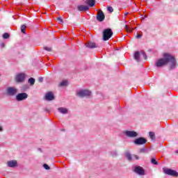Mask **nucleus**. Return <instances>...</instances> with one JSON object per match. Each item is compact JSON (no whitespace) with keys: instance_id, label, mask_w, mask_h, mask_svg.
<instances>
[{"instance_id":"6e6552de","label":"nucleus","mask_w":178,"mask_h":178,"mask_svg":"<svg viewBox=\"0 0 178 178\" xmlns=\"http://www.w3.org/2000/svg\"><path fill=\"white\" fill-rule=\"evenodd\" d=\"M27 98H29V95H27V93H19L16 96V99L18 102L24 101V99H27Z\"/></svg>"},{"instance_id":"dca6fc26","label":"nucleus","mask_w":178,"mask_h":178,"mask_svg":"<svg viewBox=\"0 0 178 178\" xmlns=\"http://www.w3.org/2000/svg\"><path fill=\"white\" fill-rule=\"evenodd\" d=\"M86 3L91 7L95 6V0H86Z\"/></svg>"},{"instance_id":"bb28decb","label":"nucleus","mask_w":178,"mask_h":178,"mask_svg":"<svg viewBox=\"0 0 178 178\" xmlns=\"http://www.w3.org/2000/svg\"><path fill=\"white\" fill-rule=\"evenodd\" d=\"M44 49H45V51H47L48 52H51V51H52V48L48 47H44Z\"/></svg>"},{"instance_id":"a878e982","label":"nucleus","mask_w":178,"mask_h":178,"mask_svg":"<svg viewBox=\"0 0 178 178\" xmlns=\"http://www.w3.org/2000/svg\"><path fill=\"white\" fill-rule=\"evenodd\" d=\"M151 163H153V165H158V161L154 158H152L151 160Z\"/></svg>"},{"instance_id":"f3484780","label":"nucleus","mask_w":178,"mask_h":178,"mask_svg":"<svg viewBox=\"0 0 178 178\" xmlns=\"http://www.w3.org/2000/svg\"><path fill=\"white\" fill-rule=\"evenodd\" d=\"M87 48H97V44L92 42H89L88 43L86 44Z\"/></svg>"},{"instance_id":"c9c22d12","label":"nucleus","mask_w":178,"mask_h":178,"mask_svg":"<svg viewBox=\"0 0 178 178\" xmlns=\"http://www.w3.org/2000/svg\"><path fill=\"white\" fill-rule=\"evenodd\" d=\"M124 15L125 16H127V15H129V13H126Z\"/></svg>"},{"instance_id":"4c0bfd02","label":"nucleus","mask_w":178,"mask_h":178,"mask_svg":"<svg viewBox=\"0 0 178 178\" xmlns=\"http://www.w3.org/2000/svg\"><path fill=\"white\" fill-rule=\"evenodd\" d=\"M175 154H178V150H176V151H175Z\"/></svg>"},{"instance_id":"ddd939ff","label":"nucleus","mask_w":178,"mask_h":178,"mask_svg":"<svg viewBox=\"0 0 178 178\" xmlns=\"http://www.w3.org/2000/svg\"><path fill=\"white\" fill-rule=\"evenodd\" d=\"M77 9L79 12H86L88 9V6L84 5L78 6Z\"/></svg>"},{"instance_id":"9b49d317","label":"nucleus","mask_w":178,"mask_h":178,"mask_svg":"<svg viewBox=\"0 0 178 178\" xmlns=\"http://www.w3.org/2000/svg\"><path fill=\"white\" fill-rule=\"evenodd\" d=\"M96 19L98 22H104L105 20V14H104V12L99 11Z\"/></svg>"},{"instance_id":"f704fd0d","label":"nucleus","mask_w":178,"mask_h":178,"mask_svg":"<svg viewBox=\"0 0 178 178\" xmlns=\"http://www.w3.org/2000/svg\"><path fill=\"white\" fill-rule=\"evenodd\" d=\"M134 158H135L136 159H140V157H138V156H137V155H136V154H134Z\"/></svg>"},{"instance_id":"9d476101","label":"nucleus","mask_w":178,"mask_h":178,"mask_svg":"<svg viewBox=\"0 0 178 178\" xmlns=\"http://www.w3.org/2000/svg\"><path fill=\"white\" fill-rule=\"evenodd\" d=\"M125 134L126 136H127V137H129L131 138H134V137H137L138 136L137 132L134 131H125Z\"/></svg>"},{"instance_id":"4468645a","label":"nucleus","mask_w":178,"mask_h":178,"mask_svg":"<svg viewBox=\"0 0 178 178\" xmlns=\"http://www.w3.org/2000/svg\"><path fill=\"white\" fill-rule=\"evenodd\" d=\"M7 165L9 166V168H15V166L17 165V161L15 160L10 161L7 162Z\"/></svg>"},{"instance_id":"5701e85b","label":"nucleus","mask_w":178,"mask_h":178,"mask_svg":"<svg viewBox=\"0 0 178 178\" xmlns=\"http://www.w3.org/2000/svg\"><path fill=\"white\" fill-rule=\"evenodd\" d=\"M125 30L128 33H131V31H133V29H131V28L129 25L125 26Z\"/></svg>"},{"instance_id":"7c9ffc66","label":"nucleus","mask_w":178,"mask_h":178,"mask_svg":"<svg viewBox=\"0 0 178 178\" xmlns=\"http://www.w3.org/2000/svg\"><path fill=\"white\" fill-rule=\"evenodd\" d=\"M43 168H44L46 170H49V167L47 165V164H44Z\"/></svg>"},{"instance_id":"f03ea898","label":"nucleus","mask_w":178,"mask_h":178,"mask_svg":"<svg viewBox=\"0 0 178 178\" xmlns=\"http://www.w3.org/2000/svg\"><path fill=\"white\" fill-rule=\"evenodd\" d=\"M113 35V32L111 29H106L103 31V40L108 41Z\"/></svg>"},{"instance_id":"39448f33","label":"nucleus","mask_w":178,"mask_h":178,"mask_svg":"<svg viewBox=\"0 0 178 178\" xmlns=\"http://www.w3.org/2000/svg\"><path fill=\"white\" fill-rule=\"evenodd\" d=\"M6 94L10 97H14V95L17 94V89L13 87H8L6 90Z\"/></svg>"},{"instance_id":"4be33fe9","label":"nucleus","mask_w":178,"mask_h":178,"mask_svg":"<svg viewBox=\"0 0 178 178\" xmlns=\"http://www.w3.org/2000/svg\"><path fill=\"white\" fill-rule=\"evenodd\" d=\"M149 138H151V140H155V133L154 132H152V131H150L149 132Z\"/></svg>"},{"instance_id":"6ab92c4d","label":"nucleus","mask_w":178,"mask_h":178,"mask_svg":"<svg viewBox=\"0 0 178 178\" xmlns=\"http://www.w3.org/2000/svg\"><path fill=\"white\" fill-rule=\"evenodd\" d=\"M125 156H126V158H127L128 161H131L132 158H131V154H130V152H126Z\"/></svg>"},{"instance_id":"a211bd4d","label":"nucleus","mask_w":178,"mask_h":178,"mask_svg":"<svg viewBox=\"0 0 178 178\" xmlns=\"http://www.w3.org/2000/svg\"><path fill=\"white\" fill-rule=\"evenodd\" d=\"M134 59L138 62H140V52L136 51L134 54Z\"/></svg>"},{"instance_id":"412c9836","label":"nucleus","mask_w":178,"mask_h":178,"mask_svg":"<svg viewBox=\"0 0 178 178\" xmlns=\"http://www.w3.org/2000/svg\"><path fill=\"white\" fill-rule=\"evenodd\" d=\"M28 81L29 84H31V86H34L35 83V79L34 78H30Z\"/></svg>"},{"instance_id":"2eb2a0df","label":"nucleus","mask_w":178,"mask_h":178,"mask_svg":"<svg viewBox=\"0 0 178 178\" xmlns=\"http://www.w3.org/2000/svg\"><path fill=\"white\" fill-rule=\"evenodd\" d=\"M58 112H60V113H63V115H65L66 113H68L69 110H67V108H63V107H60L58 108Z\"/></svg>"},{"instance_id":"b1692460","label":"nucleus","mask_w":178,"mask_h":178,"mask_svg":"<svg viewBox=\"0 0 178 178\" xmlns=\"http://www.w3.org/2000/svg\"><path fill=\"white\" fill-rule=\"evenodd\" d=\"M26 27H27V26H26L25 24L21 26V31H22V33H23L24 34L26 33Z\"/></svg>"},{"instance_id":"e433bc0d","label":"nucleus","mask_w":178,"mask_h":178,"mask_svg":"<svg viewBox=\"0 0 178 178\" xmlns=\"http://www.w3.org/2000/svg\"><path fill=\"white\" fill-rule=\"evenodd\" d=\"M0 131H2V128H1V127H0Z\"/></svg>"},{"instance_id":"423d86ee","label":"nucleus","mask_w":178,"mask_h":178,"mask_svg":"<svg viewBox=\"0 0 178 178\" xmlns=\"http://www.w3.org/2000/svg\"><path fill=\"white\" fill-rule=\"evenodd\" d=\"M26 79V74L24 73H20L16 75L15 81L17 83H23Z\"/></svg>"},{"instance_id":"c85d7f7f","label":"nucleus","mask_w":178,"mask_h":178,"mask_svg":"<svg viewBox=\"0 0 178 178\" xmlns=\"http://www.w3.org/2000/svg\"><path fill=\"white\" fill-rule=\"evenodd\" d=\"M57 22H59V23H63V19H62L60 17L56 18Z\"/></svg>"},{"instance_id":"0eeeda50","label":"nucleus","mask_w":178,"mask_h":178,"mask_svg":"<svg viewBox=\"0 0 178 178\" xmlns=\"http://www.w3.org/2000/svg\"><path fill=\"white\" fill-rule=\"evenodd\" d=\"M134 172L140 176H144V175H145V170H144V168H143L141 166L135 167Z\"/></svg>"},{"instance_id":"473e14b6","label":"nucleus","mask_w":178,"mask_h":178,"mask_svg":"<svg viewBox=\"0 0 178 178\" xmlns=\"http://www.w3.org/2000/svg\"><path fill=\"white\" fill-rule=\"evenodd\" d=\"M142 35L140 34L137 33L136 38H141Z\"/></svg>"},{"instance_id":"c756f323","label":"nucleus","mask_w":178,"mask_h":178,"mask_svg":"<svg viewBox=\"0 0 178 178\" xmlns=\"http://www.w3.org/2000/svg\"><path fill=\"white\" fill-rule=\"evenodd\" d=\"M141 55H143L144 59H147V54H145V52L141 51Z\"/></svg>"},{"instance_id":"aec40b11","label":"nucleus","mask_w":178,"mask_h":178,"mask_svg":"<svg viewBox=\"0 0 178 178\" xmlns=\"http://www.w3.org/2000/svg\"><path fill=\"white\" fill-rule=\"evenodd\" d=\"M67 86V81H63L59 83V87H66Z\"/></svg>"},{"instance_id":"1a4fd4ad","label":"nucleus","mask_w":178,"mask_h":178,"mask_svg":"<svg viewBox=\"0 0 178 178\" xmlns=\"http://www.w3.org/2000/svg\"><path fill=\"white\" fill-rule=\"evenodd\" d=\"M146 143H147V139L143 137L136 138L134 140V144H136V145H143V144H145Z\"/></svg>"},{"instance_id":"f257e3e1","label":"nucleus","mask_w":178,"mask_h":178,"mask_svg":"<svg viewBox=\"0 0 178 178\" xmlns=\"http://www.w3.org/2000/svg\"><path fill=\"white\" fill-rule=\"evenodd\" d=\"M170 64V70L176 67V58L169 53H163V58H159L155 63L156 67H163Z\"/></svg>"},{"instance_id":"20e7f679","label":"nucleus","mask_w":178,"mask_h":178,"mask_svg":"<svg viewBox=\"0 0 178 178\" xmlns=\"http://www.w3.org/2000/svg\"><path fill=\"white\" fill-rule=\"evenodd\" d=\"M76 95L81 98H84V97H90V95H91V91L88 90H80L76 93Z\"/></svg>"},{"instance_id":"f8f14e48","label":"nucleus","mask_w":178,"mask_h":178,"mask_svg":"<svg viewBox=\"0 0 178 178\" xmlns=\"http://www.w3.org/2000/svg\"><path fill=\"white\" fill-rule=\"evenodd\" d=\"M45 99L46 101H54V99H55V96H54L52 92H49L45 95Z\"/></svg>"},{"instance_id":"cd10ccee","label":"nucleus","mask_w":178,"mask_h":178,"mask_svg":"<svg viewBox=\"0 0 178 178\" xmlns=\"http://www.w3.org/2000/svg\"><path fill=\"white\" fill-rule=\"evenodd\" d=\"M107 10H108V12H110V13H112V12H113V8L112 6H108Z\"/></svg>"},{"instance_id":"72a5a7b5","label":"nucleus","mask_w":178,"mask_h":178,"mask_svg":"<svg viewBox=\"0 0 178 178\" xmlns=\"http://www.w3.org/2000/svg\"><path fill=\"white\" fill-rule=\"evenodd\" d=\"M145 149H143V148H142V149H140V154H144V152H145Z\"/></svg>"},{"instance_id":"393cba45","label":"nucleus","mask_w":178,"mask_h":178,"mask_svg":"<svg viewBox=\"0 0 178 178\" xmlns=\"http://www.w3.org/2000/svg\"><path fill=\"white\" fill-rule=\"evenodd\" d=\"M10 37V35L8 33H5L3 35V38H4V40H7V38H9Z\"/></svg>"},{"instance_id":"2f4dec72","label":"nucleus","mask_w":178,"mask_h":178,"mask_svg":"<svg viewBox=\"0 0 178 178\" xmlns=\"http://www.w3.org/2000/svg\"><path fill=\"white\" fill-rule=\"evenodd\" d=\"M38 81H40V83H42V81H44V79L42 77H40L38 79Z\"/></svg>"},{"instance_id":"7ed1b4c3","label":"nucleus","mask_w":178,"mask_h":178,"mask_svg":"<svg viewBox=\"0 0 178 178\" xmlns=\"http://www.w3.org/2000/svg\"><path fill=\"white\" fill-rule=\"evenodd\" d=\"M163 173L168 175V176H172V177H177L178 172L176 170H172L170 168H163Z\"/></svg>"}]
</instances>
